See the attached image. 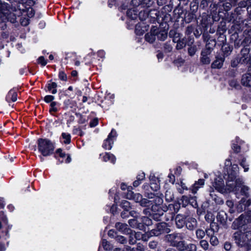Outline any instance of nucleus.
Masks as SVG:
<instances>
[{
    "instance_id": "1",
    "label": "nucleus",
    "mask_w": 251,
    "mask_h": 251,
    "mask_svg": "<svg viewBox=\"0 0 251 251\" xmlns=\"http://www.w3.org/2000/svg\"><path fill=\"white\" fill-rule=\"evenodd\" d=\"M232 168L233 169V173H228L226 185L224 184L222 176H219L214 179V182L212 183L213 189L214 188L218 192L225 193L235 191L238 187H240L242 180L240 178H236L239 171L238 166L234 165Z\"/></svg>"
},
{
    "instance_id": "2",
    "label": "nucleus",
    "mask_w": 251,
    "mask_h": 251,
    "mask_svg": "<svg viewBox=\"0 0 251 251\" xmlns=\"http://www.w3.org/2000/svg\"><path fill=\"white\" fill-rule=\"evenodd\" d=\"M149 199H151V208L152 218L155 221H160L161 217L163 215L164 212L167 210V207L162 209L161 204L163 203V199L161 197L151 194V197H149Z\"/></svg>"
},
{
    "instance_id": "3",
    "label": "nucleus",
    "mask_w": 251,
    "mask_h": 251,
    "mask_svg": "<svg viewBox=\"0 0 251 251\" xmlns=\"http://www.w3.org/2000/svg\"><path fill=\"white\" fill-rule=\"evenodd\" d=\"M184 238L183 233H173L166 235V239L171 245L179 251H186L187 244L184 240Z\"/></svg>"
},
{
    "instance_id": "4",
    "label": "nucleus",
    "mask_w": 251,
    "mask_h": 251,
    "mask_svg": "<svg viewBox=\"0 0 251 251\" xmlns=\"http://www.w3.org/2000/svg\"><path fill=\"white\" fill-rule=\"evenodd\" d=\"M235 243L241 247H244L247 250H251V231L245 232L237 231L234 234Z\"/></svg>"
},
{
    "instance_id": "5",
    "label": "nucleus",
    "mask_w": 251,
    "mask_h": 251,
    "mask_svg": "<svg viewBox=\"0 0 251 251\" xmlns=\"http://www.w3.org/2000/svg\"><path fill=\"white\" fill-rule=\"evenodd\" d=\"M39 151L44 156H48L53 152L55 147L54 144L48 139L39 138L37 141Z\"/></svg>"
},
{
    "instance_id": "6",
    "label": "nucleus",
    "mask_w": 251,
    "mask_h": 251,
    "mask_svg": "<svg viewBox=\"0 0 251 251\" xmlns=\"http://www.w3.org/2000/svg\"><path fill=\"white\" fill-rule=\"evenodd\" d=\"M126 196L127 199L133 200L136 202H139L142 206L147 207L151 205V199L143 198L142 196L139 193H134L133 192L128 190Z\"/></svg>"
},
{
    "instance_id": "7",
    "label": "nucleus",
    "mask_w": 251,
    "mask_h": 251,
    "mask_svg": "<svg viewBox=\"0 0 251 251\" xmlns=\"http://www.w3.org/2000/svg\"><path fill=\"white\" fill-rule=\"evenodd\" d=\"M251 223V211H249L245 214H242L232 223V226L234 229L238 228L245 225Z\"/></svg>"
},
{
    "instance_id": "8",
    "label": "nucleus",
    "mask_w": 251,
    "mask_h": 251,
    "mask_svg": "<svg viewBox=\"0 0 251 251\" xmlns=\"http://www.w3.org/2000/svg\"><path fill=\"white\" fill-rule=\"evenodd\" d=\"M116 136L117 132L116 130L113 129H112L111 132L109 134L107 138L104 140L102 146L103 147L105 150H111Z\"/></svg>"
},
{
    "instance_id": "9",
    "label": "nucleus",
    "mask_w": 251,
    "mask_h": 251,
    "mask_svg": "<svg viewBox=\"0 0 251 251\" xmlns=\"http://www.w3.org/2000/svg\"><path fill=\"white\" fill-rule=\"evenodd\" d=\"M168 228L167 227V224L165 223H158L155 228L151 230V234L154 236H158L162 232H168Z\"/></svg>"
},
{
    "instance_id": "10",
    "label": "nucleus",
    "mask_w": 251,
    "mask_h": 251,
    "mask_svg": "<svg viewBox=\"0 0 251 251\" xmlns=\"http://www.w3.org/2000/svg\"><path fill=\"white\" fill-rule=\"evenodd\" d=\"M211 53L210 48H206L201 52V61L203 64H209L210 62V59L208 55Z\"/></svg>"
},
{
    "instance_id": "11",
    "label": "nucleus",
    "mask_w": 251,
    "mask_h": 251,
    "mask_svg": "<svg viewBox=\"0 0 251 251\" xmlns=\"http://www.w3.org/2000/svg\"><path fill=\"white\" fill-rule=\"evenodd\" d=\"M240 179L242 180V182H241L242 183L240 185V187H238L237 188V190H236L235 191H232L234 192L235 194L237 196V195L239 194V191L240 190V193H241V195H244L245 197L248 198L250 196V194H249L250 188L249 187H248L247 186L243 185V182L242 179L241 178H240Z\"/></svg>"
},
{
    "instance_id": "12",
    "label": "nucleus",
    "mask_w": 251,
    "mask_h": 251,
    "mask_svg": "<svg viewBox=\"0 0 251 251\" xmlns=\"http://www.w3.org/2000/svg\"><path fill=\"white\" fill-rule=\"evenodd\" d=\"M115 227L118 231L123 233L133 235L132 231L128 227L127 225L126 224L117 223L115 225Z\"/></svg>"
},
{
    "instance_id": "13",
    "label": "nucleus",
    "mask_w": 251,
    "mask_h": 251,
    "mask_svg": "<svg viewBox=\"0 0 251 251\" xmlns=\"http://www.w3.org/2000/svg\"><path fill=\"white\" fill-rule=\"evenodd\" d=\"M197 221L193 217H188L186 220V227L190 230H193L197 226Z\"/></svg>"
},
{
    "instance_id": "14",
    "label": "nucleus",
    "mask_w": 251,
    "mask_h": 251,
    "mask_svg": "<svg viewBox=\"0 0 251 251\" xmlns=\"http://www.w3.org/2000/svg\"><path fill=\"white\" fill-rule=\"evenodd\" d=\"M225 58L223 56H217L216 59L211 64V68L213 69L221 68L223 65Z\"/></svg>"
},
{
    "instance_id": "15",
    "label": "nucleus",
    "mask_w": 251,
    "mask_h": 251,
    "mask_svg": "<svg viewBox=\"0 0 251 251\" xmlns=\"http://www.w3.org/2000/svg\"><path fill=\"white\" fill-rule=\"evenodd\" d=\"M204 184V180L203 179H199L197 181H196L195 183L192 185L190 190L192 193L194 194H195L199 188L203 187Z\"/></svg>"
},
{
    "instance_id": "16",
    "label": "nucleus",
    "mask_w": 251,
    "mask_h": 251,
    "mask_svg": "<svg viewBox=\"0 0 251 251\" xmlns=\"http://www.w3.org/2000/svg\"><path fill=\"white\" fill-rule=\"evenodd\" d=\"M100 156L104 162L110 161L112 163L114 164L116 161L115 156L110 153L105 152L104 153L100 154Z\"/></svg>"
},
{
    "instance_id": "17",
    "label": "nucleus",
    "mask_w": 251,
    "mask_h": 251,
    "mask_svg": "<svg viewBox=\"0 0 251 251\" xmlns=\"http://www.w3.org/2000/svg\"><path fill=\"white\" fill-rule=\"evenodd\" d=\"M207 236H210V243L212 246H217L219 244V241L217 237L213 235V231L210 229L206 230Z\"/></svg>"
},
{
    "instance_id": "18",
    "label": "nucleus",
    "mask_w": 251,
    "mask_h": 251,
    "mask_svg": "<svg viewBox=\"0 0 251 251\" xmlns=\"http://www.w3.org/2000/svg\"><path fill=\"white\" fill-rule=\"evenodd\" d=\"M175 222L176 226L178 228L183 227L186 223V220H184L183 216L179 214L176 217Z\"/></svg>"
},
{
    "instance_id": "19",
    "label": "nucleus",
    "mask_w": 251,
    "mask_h": 251,
    "mask_svg": "<svg viewBox=\"0 0 251 251\" xmlns=\"http://www.w3.org/2000/svg\"><path fill=\"white\" fill-rule=\"evenodd\" d=\"M128 224L129 226L132 228H138L140 230L143 229V226L141 223H139V221L137 219H130L128 221Z\"/></svg>"
},
{
    "instance_id": "20",
    "label": "nucleus",
    "mask_w": 251,
    "mask_h": 251,
    "mask_svg": "<svg viewBox=\"0 0 251 251\" xmlns=\"http://www.w3.org/2000/svg\"><path fill=\"white\" fill-rule=\"evenodd\" d=\"M241 82L244 86H251V74H247L243 75Z\"/></svg>"
},
{
    "instance_id": "21",
    "label": "nucleus",
    "mask_w": 251,
    "mask_h": 251,
    "mask_svg": "<svg viewBox=\"0 0 251 251\" xmlns=\"http://www.w3.org/2000/svg\"><path fill=\"white\" fill-rule=\"evenodd\" d=\"M17 94L15 90H11L9 91L7 94L6 100L7 101L9 102L12 101L13 102L17 100Z\"/></svg>"
},
{
    "instance_id": "22",
    "label": "nucleus",
    "mask_w": 251,
    "mask_h": 251,
    "mask_svg": "<svg viewBox=\"0 0 251 251\" xmlns=\"http://www.w3.org/2000/svg\"><path fill=\"white\" fill-rule=\"evenodd\" d=\"M209 195L211 198L214 200L217 204H222L224 203V201L220 198L217 197L214 193L212 188H210Z\"/></svg>"
},
{
    "instance_id": "23",
    "label": "nucleus",
    "mask_w": 251,
    "mask_h": 251,
    "mask_svg": "<svg viewBox=\"0 0 251 251\" xmlns=\"http://www.w3.org/2000/svg\"><path fill=\"white\" fill-rule=\"evenodd\" d=\"M217 219L221 224H224L226 223L227 220L226 213L224 211H219L217 215Z\"/></svg>"
},
{
    "instance_id": "24",
    "label": "nucleus",
    "mask_w": 251,
    "mask_h": 251,
    "mask_svg": "<svg viewBox=\"0 0 251 251\" xmlns=\"http://www.w3.org/2000/svg\"><path fill=\"white\" fill-rule=\"evenodd\" d=\"M246 199L242 198L237 205L236 209L238 212L240 213L245 210L247 206L245 204Z\"/></svg>"
},
{
    "instance_id": "25",
    "label": "nucleus",
    "mask_w": 251,
    "mask_h": 251,
    "mask_svg": "<svg viewBox=\"0 0 251 251\" xmlns=\"http://www.w3.org/2000/svg\"><path fill=\"white\" fill-rule=\"evenodd\" d=\"M235 164L231 165V162L230 159H227L226 160L225 163V169L226 170L227 174L228 173H233V169H232V167Z\"/></svg>"
},
{
    "instance_id": "26",
    "label": "nucleus",
    "mask_w": 251,
    "mask_h": 251,
    "mask_svg": "<svg viewBox=\"0 0 251 251\" xmlns=\"http://www.w3.org/2000/svg\"><path fill=\"white\" fill-rule=\"evenodd\" d=\"M169 36L173 38V41L175 43H177V40L180 39L179 33L176 32L174 30H171L169 32Z\"/></svg>"
},
{
    "instance_id": "27",
    "label": "nucleus",
    "mask_w": 251,
    "mask_h": 251,
    "mask_svg": "<svg viewBox=\"0 0 251 251\" xmlns=\"http://www.w3.org/2000/svg\"><path fill=\"white\" fill-rule=\"evenodd\" d=\"M154 31L153 33H148L145 35V39L147 41L151 43H153L155 40V34Z\"/></svg>"
},
{
    "instance_id": "28",
    "label": "nucleus",
    "mask_w": 251,
    "mask_h": 251,
    "mask_svg": "<svg viewBox=\"0 0 251 251\" xmlns=\"http://www.w3.org/2000/svg\"><path fill=\"white\" fill-rule=\"evenodd\" d=\"M141 221L142 222L141 224L143 226V229L144 228V225L149 226L152 224L151 220L148 217H143L141 219Z\"/></svg>"
},
{
    "instance_id": "29",
    "label": "nucleus",
    "mask_w": 251,
    "mask_h": 251,
    "mask_svg": "<svg viewBox=\"0 0 251 251\" xmlns=\"http://www.w3.org/2000/svg\"><path fill=\"white\" fill-rule=\"evenodd\" d=\"M101 245L104 250L106 251H110L113 248L112 246L105 239L102 240Z\"/></svg>"
},
{
    "instance_id": "30",
    "label": "nucleus",
    "mask_w": 251,
    "mask_h": 251,
    "mask_svg": "<svg viewBox=\"0 0 251 251\" xmlns=\"http://www.w3.org/2000/svg\"><path fill=\"white\" fill-rule=\"evenodd\" d=\"M57 84L55 82H51V83H49L48 84V88L49 91L51 90V93L53 94H55L57 93Z\"/></svg>"
},
{
    "instance_id": "31",
    "label": "nucleus",
    "mask_w": 251,
    "mask_h": 251,
    "mask_svg": "<svg viewBox=\"0 0 251 251\" xmlns=\"http://www.w3.org/2000/svg\"><path fill=\"white\" fill-rule=\"evenodd\" d=\"M121 206L125 210L128 211L130 209V205L129 201L124 200L122 201L121 204Z\"/></svg>"
},
{
    "instance_id": "32",
    "label": "nucleus",
    "mask_w": 251,
    "mask_h": 251,
    "mask_svg": "<svg viewBox=\"0 0 251 251\" xmlns=\"http://www.w3.org/2000/svg\"><path fill=\"white\" fill-rule=\"evenodd\" d=\"M62 138L64 139L63 142L66 144H69L71 142V135L68 133L63 132L62 133Z\"/></svg>"
},
{
    "instance_id": "33",
    "label": "nucleus",
    "mask_w": 251,
    "mask_h": 251,
    "mask_svg": "<svg viewBox=\"0 0 251 251\" xmlns=\"http://www.w3.org/2000/svg\"><path fill=\"white\" fill-rule=\"evenodd\" d=\"M206 233V231H204L203 230L201 229H198L196 231V237L199 239H202Z\"/></svg>"
},
{
    "instance_id": "34",
    "label": "nucleus",
    "mask_w": 251,
    "mask_h": 251,
    "mask_svg": "<svg viewBox=\"0 0 251 251\" xmlns=\"http://www.w3.org/2000/svg\"><path fill=\"white\" fill-rule=\"evenodd\" d=\"M186 46V42L184 39H182V40L178 39L177 40V44L176 46V49L177 50H180L185 47Z\"/></svg>"
},
{
    "instance_id": "35",
    "label": "nucleus",
    "mask_w": 251,
    "mask_h": 251,
    "mask_svg": "<svg viewBox=\"0 0 251 251\" xmlns=\"http://www.w3.org/2000/svg\"><path fill=\"white\" fill-rule=\"evenodd\" d=\"M139 1L141 2V4L143 5V6L149 7L151 5V0H132L133 3H136Z\"/></svg>"
},
{
    "instance_id": "36",
    "label": "nucleus",
    "mask_w": 251,
    "mask_h": 251,
    "mask_svg": "<svg viewBox=\"0 0 251 251\" xmlns=\"http://www.w3.org/2000/svg\"><path fill=\"white\" fill-rule=\"evenodd\" d=\"M126 14L132 20L135 19L137 17V14L135 13V11L133 9L128 10Z\"/></svg>"
},
{
    "instance_id": "37",
    "label": "nucleus",
    "mask_w": 251,
    "mask_h": 251,
    "mask_svg": "<svg viewBox=\"0 0 251 251\" xmlns=\"http://www.w3.org/2000/svg\"><path fill=\"white\" fill-rule=\"evenodd\" d=\"M157 38L161 41H164L167 37V33L165 31H161L157 33Z\"/></svg>"
},
{
    "instance_id": "38",
    "label": "nucleus",
    "mask_w": 251,
    "mask_h": 251,
    "mask_svg": "<svg viewBox=\"0 0 251 251\" xmlns=\"http://www.w3.org/2000/svg\"><path fill=\"white\" fill-rule=\"evenodd\" d=\"M200 245L201 248L204 251H207L209 249V244L208 242L205 240H201L200 242Z\"/></svg>"
},
{
    "instance_id": "39",
    "label": "nucleus",
    "mask_w": 251,
    "mask_h": 251,
    "mask_svg": "<svg viewBox=\"0 0 251 251\" xmlns=\"http://www.w3.org/2000/svg\"><path fill=\"white\" fill-rule=\"evenodd\" d=\"M186 250L188 251H197V247L196 245L192 243L186 244Z\"/></svg>"
},
{
    "instance_id": "40",
    "label": "nucleus",
    "mask_w": 251,
    "mask_h": 251,
    "mask_svg": "<svg viewBox=\"0 0 251 251\" xmlns=\"http://www.w3.org/2000/svg\"><path fill=\"white\" fill-rule=\"evenodd\" d=\"M236 142L237 144H240L239 143V139L238 138H236ZM232 148L234 150V151L236 152H238L240 151V145H238V144H235V143L232 144Z\"/></svg>"
},
{
    "instance_id": "41",
    "label": "nucleus",
    "mask_w": 251,
    "mask_h": 251,
    "mask_svg": "<svg viewBox=\"0 0 251 251\" xmlns=\"http://www.w3.org/2000/svg\"><path fill=\"white\" fill-rule=\"evenodd\" d=\"M240 165L244 169V172H246L249 170L248 165L246 164V159L243 158L240 163Z\"/></svg>"
},
{
    "instance_id": "42",
    "label": "nucleus",
    "mask_w": 251,
    "mask_h": 251,
    "mask_svg": "<svg viewBox=\"0 0 251 251\" xmlns=\"http://www.w3.org/2000/svg\"><path fill=\"white\" fill-rule=\"evenodd\" d=\"M116 240L118 242H119L121 244H125L126 242V238L121 235H117L116 237Z\"/></svg>"
},
{
    "instance_id": "43",
    "label": "nucleus",
    "mask_w": 251,
    "mask_h": 251,
    "mask_svg": "<svg viewBox=\"0 0 251 251\" xmlns=\"http://www.w3.org/2000/svg\"><path fill=\"white\" fill-rule=\"evenodd\" d=\"M38 63L42 66H45L47 63V61L45 60L43 56H40L38 59Z\"/></svg>"
},
{
    "instance_id": "44",
    "label": "nucleus",
    "mask_w": 251,
    "mask_h": 251,
    "mask_svg": "<svg viewBox=\"0 0 251 251\" xmlns=\"http://www.w3.org/2000/svg\"><path fill=\"white\" fill-rule=\"evenodd\" d=\"M140 24H137L136 25V26H135V32L137 34H138V35H141V34H143L144 33V29H140Z\"/></svg>"
},
{
    "instance_id": "45",
    "label": "nucleus",
    "mask_w": 251,
    "mask_h": 251,
    "mask_svg": "<svg viewBox=\"0 0 251 251\" xmlns=\"http://www.w3.org/2000/svg\"><path fill=\"white\" fill-rule=\"evenodd\" d=\"M181 201L182 202L183 205L184 206H186L189 202V199L186 196H183L181 198Z\"/></svg>"
},
{
    "instance_id": "46",
    "label": "nucleus",
    "mask_w": 251,
    "mask_h": 251,
    "mask_svg": "<svg viewBox=\"0 0 251 251\" xmlns=\"http://www.w3.org/2000/svg\"><path fill=\"white\" fill-rule=\"evenodd\" d=\"M56 102L53 101V102H51L50 105V112H56L57 111V108L56 107Z\"/></svg>"
},
{
    "instance_id": "47",
    "label": "nucleus",
    "mask_w": 251,
    "mask_h": 251,
    "mask_svg": "<svg viewBox=\"0 0 251 251\" xmlns=\"http://www.w3.org/2000/svg\"><path fill=\"white\" fill-rule=\"evenodd\" d=\"M151 189L154 191H156L159 189V185L155 182H151Z\"/></svg>"
},
{
    "instance_id": "48",
    "label": "nucleus",
    "mask_w": 251,
    "mask_h": 251,
    "mask_svg": "<svg viewBox=\"0 0 251 251\" xmlns=\"http://www.w3.org/2000/svg\"><path fill=\"white\" fill-rule=\"evenodd\" d=\"M59 78L63 81H66L67 79V75L63 71H60L59 73Z\"/></svg>"
},
{
    "instance_id": "49",
    "label": "nucleus",
    "mask_w": 251,
    "mask_h": 251,
    "mask_svg": "<svg viewBox=\"0 0 251 251\" xmlns=\"http://www.w3.org/2000/svg\"><path fill=\"white\" fill-rule=\"evenodd\" d=\"M196 47L195 46L190 47L188 49V53L190 56H193L196 51Z\"/></svg>"
},
{
    "instance_id": "50",
    "label": "nucleus",
    "mask_w": 251,
    "mask_h": 251,
    "mask_svg": "<svg viewBox=\"0 0 251 251\" xmlns=\"http://www.w3.org/2000/svg\"><path fill=\"white\" fill-rule=\"evenodd\" d=\"M54 99V97L51 95H47L44 98V100L47 103L52 101Z\"/></svg>"
},
{
    "instance_id": "51",
    "label": "nucleus",
    "mask_w": 251,
    "mask_h": 251,
    "mask_svg": "<svg viewBox=\"0 0 251 251\" xmlns=\"http://www.w3.org/2000/svg\"><path fill=\"white\" fill-rule=\"evenodd\" d=\"M145 177V175L144 172L140 173L137 176L136 179H137L140 181H142L144 179Z\"/></svg>"
},
{
    "instance_id": "52",
    "label": "nucleus",
    "mask_w": 251,
    "mask_h": 251,
    "mask_svg": "<svg viewBox=\"0 0 251 251\" xmlns=\"http://www.w3.org/2000/svg\"><path fill=\"white\" fill-rule=\"evenodd\" d=\"M56 153L58 154L61 158H64L66 156V154L62 151L61 149H58L56 151Z\"/></svg>"
},
{
    "instance_id": "53",
    "label": "nucleus",
    "mask_w": 251,
    "mask_h": 251,
    "mask_svg": "<svg viewBox=\"0 0 251 251\" xmlns=\"http://www.w3.org/2000/svg\"><path fill=\"white\" fill-rule=\"evenodd\" d=\"M190 6L191 10L193 12L197 11L198 8V5L196 3H191Z\"/></svg>"
},
{
    "instance_id": "54",
    "label": "nucleus",
    "mask_w": 251,
    "mask_h": 251,
    "mask_svg": "<svg viewBox=\"0 0 251 251\" xmlns=\"http://www.w3.org/2000/svg\"><path fill=\"white\" fill-rule=\"evenodd\" d=\"M164 49L166 51L170 52L172 50L173 47L168 43H166L165 44Z\"/></svg>"
},
{
    "instance_id": "55",
    "label": "nucleus",
    "mask_w": 251,
    "mask_h": 251,
    "mask_svg": "<svg viewBox=\"0 0 251 251\" xmlns=\"http://www.w3.org/2000/svg\"><path fill=\"white\" fill-rule=\"evenodd\" d=\"M98 124V119H94L90 123V126L91 127H95Z\"/></svg>"
},
{
    "instance_id": "56",
    "label": "nucleus",
    "mask_w": 251,
    "mask_h": 251,
    "mask_svg": "<svg viewBox=\"0 0 251 251\" xmlns=\"http://www.w3.org/2000/svg\"><path fill=\"white\" fill-rule=\"evenodd\" d=\"M231 248V245L229 242H226L224 244V248L226 251H229Z\"/></svg>"
},
{
    "instance_id": "57",
    "label": "nucleus",
    "mask_w": 251,
    "mask_h": 251,
    "mask_svg": "<svg viewBox=\"0 0 251 251\" xmlns=\"http://www.w3.org/2000/svg\"><path fill=\"white\" fill-rule=\"evenodd\" d=\"M225 10L228 11L231 8V4L229 3H226L223 5Z\"/></svg>"
},
{
    "instance_id": "58",
    "label": "nucleus",
    "mask_w": 251,
    "mask_h": 251,
    "mask_svg": "<svg viewBox=\"0 0 251 251\" xmlns=\"http://www.w3.org/2000/svg\"><path fill=\"white\" fill-rule=\"evenodd\" d=\"M182 169L180 167L178 166L176 168L175 174L177 176H179L181 173Z\"/></svg>"
},
{
    "instance_id": "59",
    "label": "nucleus",
    "mask_w": 251,
    "mask_h": 251,
    "mask_svg": "<svg viewBox=\"0 0 251 251\" xmlns=\"http://www.w3.org/2000/svg\"><path fill=\"white\" fill-rule=\"evenodd\" d=\"M129 213L131 216L134 218H137L139 215V214L135 211H131Z\"/></svg>"
},
{
    "instance_id": "60",
    "label": "nucleus",
    "mask_w": 251,
    "mask_h": 251,
    "mask_svg": "<svg viewBox=\"0 0 251 251\" xmlns=\"http://www.w3.org/2000/svg\"><path fill=\"white\" fill-rule=\"evenodd\" d=\"M168 177L170 178L169 182L172 183H174L175 182V176L172 174H170L168 176Z\"/></svg>"
},
{
    "instance_id": "61",
    "label": "nucleus",
    "mask_w": 251,
    "mask_h": 251,
    "mask_svg": "<svg viewBox=\"0 0 251 251\" xmlns=\"http://www.w3.org/2000/svg\"><path fill=\"white\" fill-rule=\"evenodd\" d=\"M34 10H33V9L30 8V9L28 10V16L29 17H32L34 16Z\"/></svg>"
},
{
    "instance_id": "62",
    "label": "nucleus",
    "mask_w": 251,
    "mask_h": 251,
    "mask_svg": "<svg viewBox=\"0 0 251 251\" xmlns=\"http://www.w3.org/2000/svg\"><path fill=\"white\" fill-rule=\"evenodd\" d=\"M176 187L177 190L179 193H180L181 194H182L183 193V191H182V189L181 187L180 184L179 183L176 184Z\"/></svg>"
},
{
    "instance_id": "63",
    "label": "nucleus",
    "mask_w": 251,
    "mask_h": 251,
    "mask_svg": "<svg viewBox=\"0 0 251 251\" xmlns=\"http://www.w3.org/2000/svg\"><path fill=\"white\" fill-rule=\"evenodd\" d=\"M128 211H126V210L123 211L122 213H121V217L123 218H126V217H128Z\"/></svg>"
},
{
    "instance_id": "64",
    "label": "nucleus",
    "mask_w": 251,
    "mask_h": 251,
    "mask_svg": "<svg viewBox=\"0 0 251 251\" xmlns=\"http://www.w3.org/2000/svg\"><path fill=\"white\" fill-rule=\"evenodd\" d=\"M226 204L230 208H232L233 206V202L232 201L228 200L226 201Z\"/></svg>"
}]
</instances>
